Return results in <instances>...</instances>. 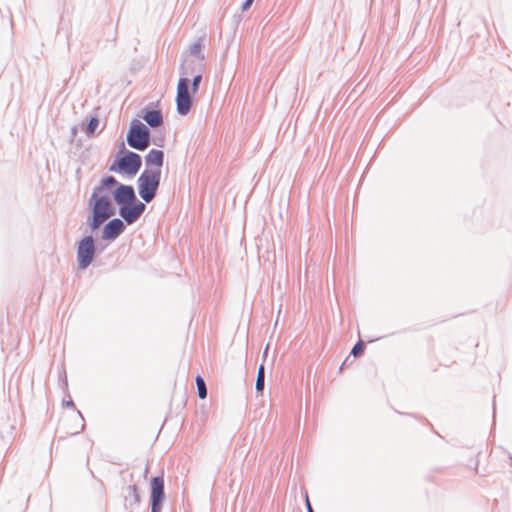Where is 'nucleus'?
Masks as SVG:
<instances>
[{
  "label": "nucleus",
  "mask_w": 512,
  "mask_h": 512,
  "mask_svg": "<svg viewBox=\"0 0 512 512\" xmlns=\"http://www.w3.org/2000/svg\"><path fill=\"white\" fill-rule=\"evenodd\" d=\"M161 179V170L145 169L137 179L138 193L141 199L149 203L158 191Z\"/></svg>",
  "instance_id": "obj_1"
},
{
  "label": "nucleus",
  "mask_w": 512,
  "mask_h": 512,
  "mask_svg": "<svg viewBox=\"0 0 512 512\" xmlns=\"http://www.w3.org/2000/svg\"><path fill=\"white\" fill-rule=\"evenodd\" d=\"M127 144L136 150L144 151L150 145V131L140 121L133 120L128 131Z\"/></svg>",
  "instance_id": "obj_2"
},
{
  "label": "nucleus",
  "mask_w": 512,
  "mask_h": 512,
  "mask_svg": "<svg viewBox=\"0 0 512 512\" xmlns=\"http://www.w3.org/2000/svg\"><path fill=\"white\" fill-rule=\"evenodd\" d=\"M102 187H96L90 197V205H92V214H95L106 221L115 215L116 211L113 207L109 196L101 195Z\"/></svg>",
  "instance_id": "obj_3"
},
{
  "label": "nucleus",
  "mask_w": 512,
  "mask_h": 512,
  "mask_svg": "<svg viewBox=\"0 0 512 512\" xmlns=\"http://www.w3.org/2000/svg\"><path fill=\"white\" fill-rule=\"evenodd\" d=\"M142 165L141 156L132 151H126L111 167L110 171L124 172L130 176L138 173Z\"/></svg>",
  "instance_id": "obj_4"
},
{
  "label": "nucleus",
  "mask_w": 512,
  "mask_h": 512,
  "mask_svg": "<svg viewBox=\"0 0 512 512\" xmlns=\"http://www.w3.org/2000/svg\"><path fill=\"white\" fill-rule=\"evenodd\" d=\"M190 80L187 77H180L177 85L176 107L180 115H187L192 106L190 93Z\"/></svg>",
  "instance_id": "obj_5"
},
{
  "label": "nucleus",
  "mask_w": 512,
  "mask_h": 512,
  "mask_svg": "<svg viewBox=\"0 0 512 512\" xmlns=\"http://www.w3.org/2000/svg\"><path fill=\"white\" fill-rule=\"evenodd\" d=\"M95 243L92 236H85L77 247V260L81 269H86L93 261Z\"/></svg>",
  "instance_id": "obj_6"
},
{
  "label": "nucleus",
  "mask_w": 512,
  "mask_h": 512,
  "mask_svg": "<svg viewBox=\"0 0 512 512\" xmlns=\"http://www.w3.org/2000/svg\"><path fill=\"white\" fill-rule=\"evenodd\" d=\"M146 205L140 200L131 202L119 208V215L128 225L135 223L144 213Z\"/></svg>",
  "instance_id": "obj_7"
},
{
  "label": "nucleus",
  "mask_w": 512,
  "mask_h": 512,
  "mask_svg": "<svg viewBox=\"0 0 512 512\" xmlns=\"http://www.w3.org/2000/svg\"><path fill=\"white\" fill-rule=\"evenodd\" d=\"M165 499L164 479L157 476L151 480V512H161Z\"/></svg>",
  "instance_id": "obj_8"
},
{
  "label": "nucleus",
  "mask_w": 512,
  "mask_h": 512,
  "mask_svg": "<svg viewBox=\"0 0 512 512\" xmlns=\"http://www.w3.org/2000/svg\"><path fill=\"white\" fill-rule=\"evenodd\" d=\"M113 199L119 208L136 201L135 190L131 185L119 184L113 192Z\"/></svg>",
  "instance_id": "obj_9"
},
{
  "label": "nucleus",
  "mask_w": 512,
  "mask_h": 512,
  "mask_svg": "<svg viewBox=\"0 0 512 512\" xmlns=\"http://www.w3.org/2000/svg\"><path fill=\"white\" fill-rule=\"evenodd\" d=\"M125 228L123 220L114 218L103 227L101 238L106 241H114L124 232Z\"/></svg>",
  "instance_id": "obj_10"
},
{
  "label": "nucleus",
  "mask_w": 512,
  "mask_h": 512,
  "mask_svg": "<svg viewBox=\"0 0 512 512\" xmlns=\"http://www.w3.org/2000/svg\"><path fill=\"white\" fill-rule=\"evenodd\" d=\"M125 505L130 508L137 507L140 503V495L136 485H129L124 492Z\"/></svg>",
  "instance_id": "obj_11"
},
{
  "label": "nucleus",
  "mask_w": 512,
  "mask_h": 512,
  "mask_svg": "<svg viewBox=\"0 0 512 512\" xmlns=\"http://www.w3.org/2000/svg\"><path fill=\"white\" fill-rule=\"evenodd\" d=\"M164 162V152L162 150L151 149L145 156L147 166H156V170H160Z\"/></svg>",
  "instance_id": "obj_12"
},
{
  "label": "nucleus",
  "mask_w": 512,
  "mask_h": 512,
  "mask_svg": "<svg viewBox=\"0 0 512 512\" xmlns=\"http://www.w3.org/2000/svg\"><path fill=\"white\" fill-rule=\"evenodd\" d=\"M142 117L146 123L153 128L158 127L163 123V116L160 110L144 109Z\"/></svg>",
  "instance_id": "obj_13"
},
{
  "label": "nucleus",
  "mask_w": 512,
  "mask_h": 512,
  "mask_svg": "<svg viewBox=\"0 0 512 512\" xmlns=\"http://www.w3.org/2000/svg\"><path fill=\"white\" fill-rule=\"evenodd\" d=\"M198 60L194 58H185L180 66L181 77H189L197 73Z\"/></svg>",
  "instance_id": "obj_14"
},
{
  "label": "nucleus",
  "mask_w": 512,
  "mask_h": 512,
  "mask_svg": "<svg viewBox=\"0 0 512 512\" xmlns=\"http://www.w3.org/2000/svg\"><path fill=\"white\" fill-rule=\"evenodd\" d=\"M198 68H197V73H195L193 75V79H192V83H191V91L192 93H196L198 88H199V85L201 83V80H202V71H203V57H200L199 60H198Z\"/></svg>",
  "instance_id": "obj_15"
},
{
  "label": "nucleus",
  "mask_w": 512,
  "mask_h": 512,
  "mask_svg": "<svg viewBox=\"0 0 512 512\" xmlns=\"http://www.w3.org/2000/svg\"><path fill=\"white\" fill-rule=\"evenodd\" d=\"M201 49H202V44H201V40L199 39L198 41L194 42L190 46V48H189L190 55L187 58H194L195 60H199L200 57L204 58V55L201 54Z\"/></svg>",
  "instance_id": "obj_16"
},
{
  "label": "nucleus",
  "mask_w": 512,
  "mask_h": 512,
  "mask_svg": "<svg viewBox=\"0 0 512 512\" xmlns=\"http://www.w3.org/2000/svg\"><path fill=\"white\" fill-rule=\"evenodd\" d=\"M265 386V370L263 364H261L258 368L257 378H256V390L257 392H262Z\"/></svg>",
  "instance_id": "obj_17"
},
{
  "label": "nucleus",
  "mask_w": 512,
  "mask_h": 512,
  "mask_svg": "<svg viewBox=\"0 0 512 512\" xmlns=\"http://www.w3.org/2000/svg\"><path fill=\"white\" fill-rule=\"evenodd\" d=\"M104 222H106L105 219H103L95 214H92V217H89L87 219V224L92 231L97 230L102 224H104Z\"/></svg>",
  "instance_id": "obj_18"
},
{
  "label": "nucleus",
  "mask_w": 512,
  "mask_h": 512,
  "mask_svg": "<svg viewBox=\"0 0 512 512\" xmlns=\"http://www.w3.org/2000/svg\"><path fill=\"white\" fill-rule=\"evenodd\" d=\"M196 385L199 398L205 399L207 397V388L204 379L200 375L196 377Z\"/></svg>",
  "instance_id": "obj_19"
},
{
  "label": "nucleus",
  "mask_w": 512,
  "mask_h": 512,
  "mask_svg": "<svg viewBox=\"0 0 512 512\" xmlns=\"http://www.w3.org/2000/svg\"><path fill=\"white\" fill-rule=\"evenodd\" d=\"M99 126V119L97 117H91L86 126V135L91 137L95 134L97 127Z\"/></svg>",
  "instance_id": "obj_20"
},
{
  "label": "nucleus",
  "mask_w": 512,
  "mask_h": 512,
  "mask_svg": "<svg viewBox=\"0 0 512 512\" xmlns=\"http://www.w3.org/2000/svg\"><path fill=\"white\" fill-rule=\"evenodd\" d=\"M119 183L118 181L116 180L115 177L113 176H107L105 178H103L101 180V185L99 187H102V190L104 188H109V187H112V186H117L118 187Z\"/></svg>",
  "instance_id": "obj_21"
},
{
  "label": "nucleus",
  "mask_w": 512,
  "mask_h": 512,
  "mask_svg": "<svg viewBox=\"0 0 512 512\" xmlns=\"http://www.w3.org/2000/svg\"><path fill=\"white\" fill-rule=\"evenodd\" d=\"M364 349H365V345L362 341H358L354 347L352 348V351L351 353L357 357L359 355H361L363 352H364Z\"/></svg>",
  "instance_id": "obj_22"
},
{
  "label": "nucleus",
  "mask_w": 512,
  "mask_h": 512,
  "mask_svg": "<svg viewBox=\"0 0 512 512\" xmlns=\"http://www.w3.org/2000/svg\"><path fill=\"white\" fill-rule=\"evenodd\" d=\"M254 0H246L243 4H242V11H246L250 8V6L252 5Z\"/></svg>",
  "instance_id": "obj_23"
},
{
  "label": "nucleus",
  "mask_w": 512,
  "mask_h": 512,
  "mask_svg": "<svg viewBox=\"0 0 512 512\" xmlns=\"http://www.w3.org/2000/svg\"><path fill=\"white\" fill-rule=\"evenodd\" d=\"M305 502H306L307 511L308 512H314V510H313V508H312V506L310 504V501H309L307 493L305 494Z\"/></svg>",
  "instance_id": "obj_24"
},
{
  "label": "nucleus",
  "mask_w": 512,
  "mask_h": 512,
  "mask_svg": "<svg viewBox=\"0 0 512 512\" xmlns=\"http://www.w3.org/2000/svg\"><path fill=\"white\" fill-rule=\"evenodd\" d=\"M63 405H64V406H66V407H71V408H73V407H74V402H73L71 399H69V400H64V401H63Z\"/></svg>",
  "instance_id": "obj_25"
},
{
  "label": "nucleus",
  "mask_w": 512,
  "mask_h": 512,
  "mask_svg": "<svg viewBox=\"0 0 512 512\" xmlns=\"http://www.w3.org/2000/svg\"><path fill=\"white\" fill-rule=\"evenodd\" d=\"M268 348H269V346L267 345V346H266V348H265V350H264V353H263V356H264V357H266V355H267V353H268Z\"/></svg>",
  "instance_id": "obj_26"
}]
</instances>
